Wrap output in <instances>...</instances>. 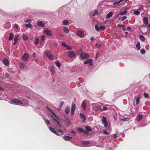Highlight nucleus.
<instances>
[{
	"mask_svg": "<svg viewBox=\"0 0 150 150\" xmlns=\"http://www.w3.org/2000/svg\"><path fill=\"white\" fill-rule=\"evenodd\" d=\"M141 52L142 54H144L145 53L146 51L144 49H142L140 51Z\"/></svg>",
	"mask_w": 150,
	"mask_h": 150,
	"instance_id": "37",
	"label": "nucleus"
},
{
	"mask_svg": "<svg viewBox=\"0 0 150 150\" xmlns=\"http://www.w3.org/2000/svg\"><path fill=\"white\" fill-rule=\"evenodd\" d=\"M63 30H64V31L66 33H68L69 32V29H68V28H67L66 27H64L63 28Z\"/></svg>",
	"mask_w": 150,
	"mask_h": 150,
	"instance_id": "31",
	"label": "nucleus"
},
{
	"mask_svg": "<svg viewBox=\"0 0 150 150\" xmlns=\"http://www.w3.org/2000/svg\"><path fill=\"white\" fill-rule=\"evenodd\" d=\"M98 13V12L97 10H96L95 12L92 15L93 16H95L96 14H97Z\"/></svg>",
	"mask_w": 150,
	"mask_h": 150,
	"instance_id": "51",
	"label": "nucleus"
},
{
	"mask_svg": "<svg viewBox=\"0 0 150 150\" xmlns=\"http://www.w3.org/2000/svg\"><path fill=\"white\" fill-rule=\"evenodd\" d=\"M31 21V20H30L29 19H27L25 21V22L26 23H28L30 22Z\"/></svg>",
	"mask_w": 150,
	"mask_h": 150,
	"instance_id": "53",
	"label": "nucleus"
},
{
	"mask_svg": "<svg viewBox=\"0 0 150 150\" xmlns=\"http://www.w3.org/2000/svg\"><path fill=\"white\" fill-rule=\"evenodd\" d=\"M33 56L34 57H36V55L35 53H33Z\"/></svg>",
	"mask_w": 150,
	"mask_h": 150,
	"instance_id": "62",
	"label": "nucleus"
},
{
	"mask_svg": "<svg viewBox=\"0 0 150 150\" xmlns=\"http://www.w3.org/2000/svg\"><path fill=\"white\" fill-rule=\"evenodd\" d=\"M103 132L105 134H109V133L107 131H106V130H104L103 131Z\"/></svg>",
	"mask_w": 150,
	"mask_h": 150,
	"instance_id": "52",
	"label": "nucleus"
},
{
	"mask_svg": "<svg viewBox=\"0 0 150 150\" xmlns=\"http://www.w3.org/2000/svg\"><path fill=\"white\" fill-rule=\"evenodd\" d=\"M134 13L135 15H138L140 14V13L139 11H136L134 12Z\"/></svg>",
	"mask_w": 150,
	"mask_h": 150,
	"instance_id": "35",
	"label": "nucleus"
},
{
	"mask_svg": "<svg viewBox=\"0 0 150 150\" xmlns=\"http://www.w3.org/2000/svg\"><path fill=\"white\" fill-rule=\"evenodd\" d=\"M46 55L50 60H53L52 58V55L51 53L49 51H47L46 52Z\"/></svg>",
	"mask_w": 150,
	"mask_h": 150,
	"instance_id": "6",
	"label": "nucleus"
},
{
	"mask_svg": "<svg viewBox=\"0 0 150 150\" xmlns=\"http://www.w3.org/2000/svg\"><path fill=\"white\" fill-rule=\"evenodd\" d=\"M78 53L79 54H81L82 53H83L82 52V50H80L78 51Z\"/></svg>",
	"mask_w": 150,
	"mask_h": 150,
	"instance_id": "55",
	"label": "nucleus"
},
{
	"mask_svg": "<svg viewBox=\"0 0 150 150\" xmlns=\"http://www.w3.org/2000/svg\"><path fill=\"white\" fill-rule=\"evenodd\" d=\"M66 47L68 50H70L72 49V47H71L68 45H67Z\"/></svg>",
	"mask_w": 150,
	"mask_h": 150,
	"instance_id": "45",
	"label": "nucleus"
},
{
	"mask_svg": "<svg viewBox=\"0 0 150 150\" xmlns=\"http://www.w3.org/2000/svg\"><path fill=\"white\" fill-rule=\"evenodd\" d=\"M14 27L16 29H17L18 28V25L16 24H14Z\"/></svg>",
	"mask_w": 150,
	"mask_h": 150,
	"instance_id": "48",
	"label": "nucleus"
},
{
	"mask_svg": "<svg viewBox=\"0 0 150 150\" xmlns=\"http://www.w3.org/2000/svg\"><path fill=\"white\" fill-rule=\"evenodd\" d=\"M142 116L141 115H139L137 118V121H139L142 118Z\"/></svg>",
	"mask_w": 150,
	"mask_h": 150,
	"instance_id": "28",
	"label": "nucleus"
},
{
	"mask_svg": "<svg viewBox=\"0 0 150 150\" xmlns=\"http://www.w3.org/2000/svg\"><path fill=\"white\" fill-rule=\"evenodd\" d=\"M92 62L93 60L91 59H89L85 61L83 64H89L90 65L92 66L93 65Z\"/></svg>",
	"mask_w": 150,
	"mask_h": 150,
	"instance_id": "7",
	"label": "nucleus"
},
{
	"mask_svg": "<svg viewBox=\"0 0 150 150\" xmlns=\"http://www.w3.org/2000/svg\"><path fill=\"white\" fill-rule=\"evenodd\" d=\"M11 101L15 103H16L17 104H18L20 105L23 106L24 105H23V103L20 100L17 99H14L11 100Z\"/></svg>",
	"mask_w": 150,
	"mask_h": 150,
	"instance_id": "2",
	"label": "nucleus"
},
{
	"mask_svg": "<svg viewBox=\"0 0 150 150\" xmlns=\"http://www.w3.org/2000/svg\"><path fill=\"white\" fill-rule=\"evenodd\" d=\"M64 139L66 141H69L72 139V137L69 136H66L63 137Z\"/></svg>",
	"mask_w": 150,
	"mask_h": 150,
	"instance_id": "12",
	"label": "nucleus"
},
{
	"mask_svg": "<svg viewBox=\"0 0 150 150\" xmlns=\"http://www.w3.org/2000/svg\"><path fill=\"white\" fill-rule=\"evenodd\" d=\"M81 106L84 110H85L86 109V105L85 101L83 100V101Z\"/></svg>",
	"mask_w": 150,
	"mask_h": 150,
	"instance_id": "13",
	"label": "nucleus"
},
{
	"mask_svg": "<svg viewBox=\"0 0 150 150\" xmlns=\"http://www.w3.org/2000/svg\"><path fill=\"white\" fill-rule=\"evenodd\" d=\"M23 39L25 40H27L28 39V37L25 34H23Z\"/></svg>",
	"mask_w": 150,
	"mask_h": 150,
	"instance_id": "32",
	"label": "nucleus"
},
{
	"mask_svg": "<svg viewBox=\"0 0 150 150\" xmlns=\"http://www.w3.org/2000/svg\"><path fill=\"white\" fill-rule=\"evenodd\" d=\"M139 37L140 39L142 41H144L145 40L144 37L141 35H140L139 36Z\"/></svg>",
	"mask_w": 150,
	"mask_h": 150,
	"instance_id": "25",
	"label": "nucleus"
},
{
	"mask_svg": "<svg viewBox=\"0 0 150 150\" xmlns=\"http://www.w3.org/2000/svg\"><path fill=\"white\" fill-rule=\"evenodd\" d=\"M50 70L52 74H54L55 73V69L53 66L51 67L50 68Z\"/></svg>",
	"mask_w": 150,
	"mask_h": 150,
	"instance_id": "23",
	"label": "nucleus"
},
{
	"mask_svg": "<svg viewBox=\"0 0 150 150\" xmlns=\"http://www.w3.org/2000/svg\"><path fill=\"white\" fill-rule=\"evenodd\" d=\"M68 56L70 58H72L75 57L76 54L73 51H70L68 52Z\"/></svg>",
	"mask_w": 150,
	"mask_h": 150,
	"instance_id": "5",
	"label": "nucleus"
},
{
	"mask_svg": "<svg viewBox=\"0 0 150 150\" xmlns=\"http://www.w3.org/2000/svg\"><path fill=\"white\" fill-rule=\"evenodd\" d=\"M62 46L64 47H66L67 46V45L65 43V42H62Z\"/></svg>",
	"mask_w": 150,
	"mask_h": 150,
	"instance_id": "50",
	"label": "nucleus"
},
{
	"mask_svg": "<svg viewBox=\"0 0 150 150\" xmlns=\"http://www.w3.org/2000/svg\"><path fill=\"white\" fill-rule=\"evenodd\" d=\"M144 96L146 98H148L149 97V95L147 93H144Z\"/></svg>",
	"mask_w": 150,
	"mask_h": 150,
	"instance_id": "49",
	"label": "nucleus"
},
{
	"mask_svg": "<svg viewBox=\"0 0 150 150\" xmlns=\"http://www.w3.org/2000/svg\"><path fill=\"white\" fill-rule=\"evenodd\" d=\"M63 23L64 25H67L68 24L69 22L67 20H64L63 21Z\"/></svg>",
	"mask_w": 150,
	"mask_h": 150,
	"instance_id": "41",
	"label": "nucleus"
},
{
	"mask_svg": "<svg viewBox=\"0 0 150 150\" xmlns=\"http://www.w3.org/2000/svg\"><path fill=\"white\" fill-rule=\"evenodd\" d=\"M25 25L26 27H28L31 29L32 28H33V25L30 23L28 24H25Z\"/></svg>",
	"mask_w": 150,
	"mask_h": 150,
	"instance_id": "20",
	"label": "nucleus"
},
{
	"mask_svg": "<svg viewBox=\"0 0 150 150\" xmlns=\"http://www.w3.org/2000/svg\"><path fill=\"white\" fill-rule=\"evenodd\" d=\"M77 35L78 36L80 37H83L84 35L83 32L82 30L78 31L77 32Z\"/></svg>",
	"mask_w": 150,
	"mask_h": 150,
	"instance_id": "9",
	"label": "nucleus"
},
{
	"mask_svg": "<svg viewBox=\"0 0 150 150\" xmlns=\"http://www.w3.org/2000/svg\"><path fill=\"white\" fill-rule=\"evenodd\" d=\"M126 16H123L122 17V21H123V20H125V19H126Z\"/></svg>",
	"mask_w": 150,
	"mask_h": 150,
	"instance_id": "57",
	"label": "nucleus"
},
{
	"mask_svg": "<svg viewBox=\"0 0 150 150\" xmlns=\"http://www.w3.org/2000/svg\"><path fill=\"white\" fill-rule=\"evenodd\" d=\"M87 132H90L92 131L91 127L89 126H87L86 127Z\"/></svg>",
	"mask_w": 150,
	"mask_h": 150,
	"instance_id": "26",
	"label": "nucleus"
},
{
	"mask_svg": "<svg viewBox=\"0 0 150 150\" xmlns=\"http://www.w3.org/2000/svg\"><path fill=\"white\" fill-rule=\"evenodd\" d=\"M113 15V13L112 11H110L109 12L106 16V18H109L111 17Z\"/></svg>",
	"mask_w": 150,
	"mask_h": 150,
	"instance_id": "14",
	"label": "nucleus"
},
{
	"mask_svg": "<svg viewBox=\"0 0 150 150\" xmlns=\"http://www.w3.org/2000/svg\"><path fill=\"white\" fill-rule=\"evenodd\" d=\"M49 128L51 132L57 135H59V134H58L57 132L58 133H63V132L62 130L58 129H57V131H56L54 128H52L51 127H49Z\"/></svg>",
	"mask_w": 150,
	"mask_h": 150,
	"instance_id": "1",
	"label": "nucleus"
},
{
	"mask_svg": "<svg viewBox=\"0 0 150 150\" xmlns=\"http://www.w3.org/2000/svg\"><path fill=\"white\" fill-rule=\"evenodd\" d=\"M95 28L98 31H99V29L98 25H95Z\"/></svg>",
	"mask_w": 150,
	"mask_h": 150,
	"instance_id": "43",
	"label": "nucleus"
},
{
	"mask_svg": "<svg viewBox=\"0 0 150 150\" xmlns=\"http://www.w3.org/2000/svg\"><path fill=\"white\" fill-rule=\"evenodd\" d=\"M80 116L81 117V119L82 120V121L83 122H84L86 120V118L85 116L82 113H80Z\"/></svg>",
	"mask_w": 150,
	"mask_h": 150,
	"instance_id": "15",
	"label": "nucleus"
},
{
	"mask_svg": "<svg viewBox=\"0 0 150 150\" xmlns=\"http://www.w3.org/2000/svg\"><path fill=\"white\" fill-rule=\"evenodd\" d=\"M80 57L82 59H85L89 58V55L88 53L84 52L81 54Z\"/></svg>",
	"mask_w": 150,
	"mask_h": 150,
	"instance_id": "4",
	"label": "nucleus"
},
{
	"mask_svg": "<svg viewBox=\"0 0 150 150\" xmlns=\"http://www.w3.org/2000/svg\"><path fill=\"white\" fill-rule=\"evenodd\" d=\"M83 143L85 145H88L89 144V142L88 141H83Z\"/></svg>",
	"mask_w": 150,
	"mask_h": 150,
	"instance_id": "40",
	"label": "nucleus"
},
{
	"mask_svg": "<svg viewBox=\"0 0 150 150\" xmlns=\"http://www.w3.org/2000/svg\"><path fill=\"white\" fill-rule=\"evenodd\" d=\"M104 126L106 127H108V122H106L105 123H104Z\"/></svg>",
	"mask_w": 150,
	"mask_h": 150,
	"instance_id": "59",
	"label": "nucleus"
},
{
	"mask_svg": "<svg viewBox=\"0 0 150 150\" xmlns=\"http://www.w3.org/2000/svg\"><path fill=\"white\" fill-rule=\"evenodd\" d=\"M99 28L100 30H104L105 29V27L103 26H100L99 27Z\"/></svg>",
	"mask_w": 150,
	"mask_h": 150,
	"instance_id": "46",
	"label": "nucleus"
},
{
	"mask_svg": "<svg viewBox=\"0 0 150 150\" xmlns=\"http://www.w3.org/2000/svg\"><path fill=\"white\" fill-rule=\"evenodd\" d=\"M65 113L67 114H68L70 111V107L69 106H67L65 109Z\"/></svg>",
	"mask_w": 150,
	"mask_h": 150,
	"instance_id": "21",
	"label": "nucleus"
},
{
	"mask_svg": "<svg viewBox=\"0 0 150 150\" xmlns=\"http://www.w3.org/2000/svg\"><path fill=\"white\" fill-rule=\"evenodd\" d=\"M119 26L120 27H125V25H119Z\"/></svg>",
	"mask_w": 150,
	"mask_h": 150,
	"instance_id": "64",
	"label": "nucleus"
},
{
	"mask_svg": "<svg viewBox=\"0 0 150 150\" xmlns=\"http://www.w3.org/2000/svg\"><path fill=\"white\" fill-rule=\"evenodd\" d=\"M4 64L6 65L7 66L9 64V62L8 60L6 59H4L3 60Z\"/></svg>",
	"mask_w": 150,
	"mask_h": 150,
	"instance_id": "16",
	"label": "nucleus"
},
{
	"mask_svg": "<svg viewBox=\"0 0 150 150\" xmlns=\"http://www.w3.org/2000/svg\"><path fill=\"white\" fill-rule=\"evenodd\" d=\"M66 122L68 126H69L71 124L70 121L68 118H66Z\"/></svg>",
	"mask_w": 150,
	"mask_h": 150,
	"instance_id": "24",
	"label": "nucleus"
},
{
	"mask_svg": "<svg viewBox=\"0 0 150 150\" xmlns=\"http://www.w3.org/2000/svg\"><path fill=\"white\" fill-rule=\"evenodd\" d=\"M119 3V2H115L113 4L115 5H117Z\"/></svg>",
	"mask_w": 150,
	"mask_h": 150,
	"instance_id": "56",
	"label": "nucleus"
},
{
	"mask_svg": "<svg viewBox=\"0 0 150 150\" xmlns=\"http://www.w3.org/2000/svg\"><path fill=\"white\" fill-rule=\"evenodd\" d=\"M108 110V108L105 106H103V108H100V110L101 111H105L107 110Z\"/></svg>",
	"mask_w": 150,
	"mask_h": 150,
	"instance_id": "30",
	"label": "nucleus"
},
{
	"mask_svg": "<svg viewBox=\"0 0 150 150\" xmlns=\"http://www.w3.org/2000/svg\"><path fill=\"white\" fill-rule=\"evenodd\" d=\"M91 40L93 41L94 40V38L93 37H91L90 38Z\"/></svg>",
	"mask_w": 150,
	"mask_h": 150,
	"instance_id": "63",
	"label": "nucleus"
},
{
	"mask_svg": "<svg viewBox=\"0 0 150 150\" xmlns=\"http://www.w3.org/2000/svg\"><path fill=\"white\" fill-rule=\"evenodd\" d=\"M139 10H144V8H143V6H140V7H139Z\"/></svg>",
	"mask_w": 150,
	"mask_h": 150,
	"instance_id": "54",
	"label": "nucleus"
},
{
	"mask_svg": "<svg viewBox=\"0 0 150 150\" xmlns=\"http://www.w3.org/2000/svg\"><path fill=\"white\" fill-rule=\"evenodd\" d=\"M64 103V102L63 101H62L60 103V107H62L63 105V104Z\"/></svg>",
	"mask_w": 150,
	"mask_h": 150,
	"instance_id": "58",
	"label": "nucleus"
},
{
	"mask_svg": "<svg viewBox=\"0 0 150 150\" xmlns=\"http://www.w3.org/2000/svg\"><path fill=\"white\" fill-rule=\"evenodd\" d=\"M45 39V37L44 35H42L41 36V39L42 41L44 40Z\"/></svg>",
	"mask_w": 150,
	"mask_h": 150,
	"instance_id": "42",
	"label": "nucleus"
},
{
	"mask_svg": "<svg viewBox=\"0 0 150 150\" xmlns=\"http://www.w3.org/2000/svg\"><path fill=\"white\" fill-rule=\"evenodd\" d=\"M29 58V56L26 53H25L22 57L23 60L26 61H28Z\"/></svg>",
	"mask_w": 150,
	"mask_h": 150,
	"instance_id": "10",
	"label": "nucleus"
},
{
	"mask_svg": "<svg viewBox=\"0 0 150 150\" xmlns=\"http://www.w3.org/2000/svg\"><path fill=\"white\" fill-rule=\"evenodd\" d=\"M39 39L38 38H36L35 39V41L34 43L35 45H36L38 44Z\"/></svg>",
	"mask_w": 150,
	"mask_h": 150,
	"instance_id": "27",
	"label": "nucleus"
},
{
	"mask_svg": "<svg viewBox=\"0 0 150 150\" xmlns=\"http://www.w3.org/2000/svg\"><path fill=\"white\" fill-rule=\"evenodd\" d=\"M139 97L137 98L136 100V104L138 105L139 103Z\"/></svg>",
	"mask_w": 150,
	"mask_h": 150,
	"instance_id": "38",
	"label": "nucleus"
},
{
	"mask_svg": "<svg viewBox=\"0 0 150 150\" xmlns=\"http://www.w3.org/2000/svg\"><path fill=\"white\" fill-rule=\"evenodd\" d=\"M114 138H116L117 137V135L116 134H114L113 135Z\"/></svg>",
	"mask_w": 150,
	"mask_h": 150,
	"instance_id": "61",
	"label": "nucleus"
},
{
	"mask_svg": "<svg viewBox=\"0 0 150 150\" xmlns=\"http://www.w3.org/2000/svg\"><path fill=\"white\" fill-rule=\"evenodd\" d=\"M45 122H46V124L47 125H49L50 124V122L48 120H45Z\"/></svg>",
	"mask_w": 150,
	"mask_h": 150,
	"instance_id": "39",
	"label": "nucleus"
},
{
	"mask_svg": "<svg viewBox=\"0 0 150 150\" xmlns=\"http://www.w3.org/2000/svg\"><path fill=\"white\" fill-rule=\"evenodd\" d=\"M55 64L58 67H61V64L60 62H55Z\"/></svg>",
	"mask_w": 150,
	"mask_h": 150,
	"instance_id": "34",
	"label": "nucleus"
},
{
	"mask_svg": "<svg viewBox=\"0 0 150 150\" xmlns=\"http://www.w3.org/2000/svg\"><path fill=\"white\" fill-rule=\"evenodd\" d=\"M20 66L21 68H24L26 66L23 63L21 62L20 64Z\"/></svg>",
	"mask_w": 150,
	"mask_h": 150,
	"instance_id": "29",
	"label": "nucleus"
},
{
	"mask_svg": "<svg viewBox=\"0 0 150 150\" xmlns=\"http://www.w3.org/2000/svg\"><path fill=\"white\" fill-rule=\"evenodd\" d=\"M4 91V89L0 87V91Z\"/></svg>",
	"mask_w": 150,
	"mask_h": 150,
	"instance_id": "60",
	"label": "nucleus"
},
{
	"mask_svg": "<svg viewBox=\"0 0 150 150\" xmlns=\"http://www.w3.org/2000/svg\"><path fill=\"white\" fill-rule=\"evenodd\" d=\"M76 108V105L74 103H73L71 109V114L72 115H74V110Z\"/></svg>",
	"mask_w": 150,
	"mask_h": 150,
	"instance_id": "8",
	"label": "nucleus"
},
{
	"mask_svg": "<svg viewBox=\"0 0 150 150\" xmlns=\"http://www.w3.org/2000/svg\"><path fill=\"white\" fill-rule=\"evenodd\" d=\"M43 32L48 36H51L53 35L52 31L47 28H45L43 30Z\"/></svg>",
	"mask_w": 150,
	"mask_h": 150,
	"instance_id": "3",
	"label": "nucleus"
},
{
	"mask_svg": "<svg viewBox=\"0 0 150 150\" xmlns=\"http://www.w3.org/2000/svg\"><path fill=\"white\" fill-rule=\"evenodd\" d=\"M127 11L126 10H125L121 12L120 13V14L121 15H125L127 13Z\"/></svg>",
	"mask_w": 150,
	"mask_h": 150,
	"instance_id": "36",
	"label": "nucleus"
},
{
	"mask_svg": "<svg viewBox=\"0 0 150 150\" xmlns=\"http://www.w3.org/2000/svg\"><path fill=\"white\" fill-rule=\"evenodd\" d=\"M5 77L6 78H8L10 77V75L8 73H6L5 74Z\"/></svg>",
	"mask_w": 150,
	"mask_h": 150,
	"instance_id": "47",
	"label": "nucleus"
},
{
	"mask_svg": "<svg viewBox=\"0 0 150 150\" xmlns=\"http://www.w3.org/2000/svg\"><path fill=\"white\" fill-rule=\"evenodd\" d=\"M136 47L138 50L140 49V45L139 42H138L136 45Z\"/></svg>",
	"mask_w": 150,
	"mask_h": 150,
	"instance_id": "22",
	"label": "nucleus"
},
{
	"mask_svg": "<svg viewBox=\"0 0 150 150\" xmlns=\"http://www.w3.org/2000/svg\"><path fill=\"white\" fill-rule=\"evenodd\" d=\"M18 37H19V35H17L14 38V42L13 43L14 44H16V43H17L18 40Z\"/></svg>",
	"mask_w": 150,
	"mask_h": 150,
	"instance_id": "19",
	"label": "nucleus"
},
{
	"mask_svg": "<svg viewBox=\"0 0 150 150\" xmlns=\"http://www.w3.org/2000/svg\"><path fill=\"white\" fill-rule=\"evenodd\" d=\"M14 35L12 33H11L10 34L8 40H13V38Z\"/></svg>",
	"mask_w": 150,
	"mask_h": 150,
	"instance_id": "17",
	"label": "nucleus"
},
{
	"mask_svg": "<svg viewBox=\"0 0 150 150\" xmlns=\"http://www.w3.org/2000/svg\"><path fill=\"white\" fill-rule=\"evenodd\" d=\"M78 130L80 132H83V129L82 128H78Z\"/></svg>",
	"mask_w": 150,
	"mask_h": 150,
	"instance_id": "44",
	"label": "nucleus"
},
{
	"mask_svg": "<svg viewBox=\"0 0 150 150\" xmlns=\"http://www.w3.org/2000/svg\"><path fill=\"white\" fill-rule=\"evenodd\" d=\"M102 122L104 123L107 122L106 118L104 116L103 117V119L102 120Z\"/></svg>",
	"mask_w": 150,
	"mask_h": 150,
	"instance_id": "33",
	"label": "nucleus"
},
{
	"mask_svg": "<svg viewBox=\"0 0 150 150\" xmlns=\"http://www.w3.org/2000/svg\"><path fill=\"white\" fill-rule=\"evenodd\" d=\"M148 21L147 18L144 17L143 18V22L144 24H147L148 23Z\"/></svg>",
	"mask_w": 150,
	"mask_h": 150,
	"instance_id": "18",
	"label": "nucleus"
},
{
	"mask_svg": "<svg viewBox=\"0 0 150 150\" xmlns=\"http://www.w3.org/2000/svg\"><path fill=\"white\" fill-rule=\"evenodd\" d=\"M37 24L38 26L40 27H43L45 26V24L43 23L41 21L38 22L37 23Z\"/></svg>",
	"mask_w": 150,
	"mask_h": 150,
	"instance_id": "11",
	"label": "nucleus"
}]
</instances>
